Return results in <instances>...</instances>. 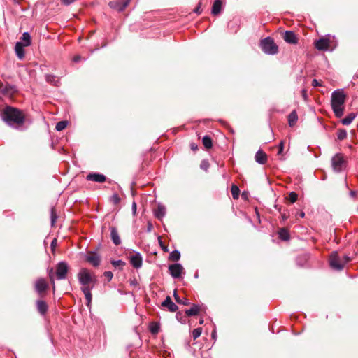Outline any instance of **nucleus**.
<instances>
[{"label": "nucleus", "instance_id": "nucleus-1", "mask_svg": "<svg viewBox=\"0 0 358 358\" xmlns=\"http://www.w3.org/2000/svg\"><path fill=\"white\" fill-rule=\"evenodd\" d=\"M78 280L82 285L81 290L87 300L86 305L89 307L92 300L91 291L97 282L96 276L87 268H83L78 273Z\"/></svg>", "mask_w": 358, "mask_h": 358}, {"label": "nucleus", "instance_id": "nucleus-2", "mask_svg": "<svg viewBox=\"0 0 358 358\" xmlns=\"http://www.w3.org/2000/svg\"><path fill=\"white\" fill-rule=\"evenodd\" d=\"M1 117L7 124L15 129L20 128L25 121L22 111L11 106H6L3 109Z\"/></svg>", "mask_w": 358, "mask_h": 358}, {"label": "nucleus", "instance_id": "nucleus-3", "mask_svg": "<svg viewBox=\"0 0 358 358\" xmlns=\"http://www.w3.org/2000/svg\"><path fill=\"white\" fill-rule=\"evenodd\" d=\"M345 97L344 92L341 90H336L331 94V108L336 117H341L343 115Z\"/></svg>", "mask_w": 358, "mask_h": 358}, {"label": "nucleus", "instance_id": "nucleus-4", "mask_svg": "<svg viewBox=\"0 0 358 358\" xmlns=\"http://www.w3.org/2000/svg\"><path fill=\"white\" fill-rule=\"evenodd\" d=\"M334 41V36H327L315 41V47L322 51L333 50L336 45Z\"/></svg>", "mask_w": 358, "mask_h": 358}, {"label": "nucleus", "instance_id": "nucleus-5", "mask_svg": "<svg viewBox=\"0 0 358 358\" xmlns=\"http://www.w3.org/2000/svg\"><path fill=\"white\" fill-rule=\"evenodd\" d=\"M260 46L262 51L267 55H275L278 52V47L275 43L274 41L267 37L261 41Z\"/></svg>", "mask_w": 358, "mask_h": 358}, {"label": "nucleus", "instance_id": "nucleus-6", "mask_svg": "<svg viewBox=\"0 0 358 358\" xmlns=\"http://www.w3.org/2000/svg\"><path fill=\"white\" fill-rule=\"evenodd\" d=\"M329 264L332 268L338 271H341L344 268L341 257L337 252H334L330 255Z\"/></svg>", "mask_w": 358, "mask_h": 358}, {"label": "nucleus", "instance_id": "nucleus-7", "mask_svg": "<svg viewBox=\"0 0 358 358\" xmlns=\"http://www.w3.org/2000/svg\"><path fill=\"white\" fill-rule=\"evenodd\" d=\"M69 266L65 262H60L56 266L55 275L57 280H64L66 277Z\"/></svg>", "mask_w": 358, "mask_h": 358}, {"label": "nucleus", "instance_id": "nucleus-8", "mask_svg": "<svg viewBox=\"0 0 358 358\" xmlns=\"http://www.w3.org/2000/svg\"><path fill=\"white\" fill-rule=\"evenodd\" d=\"M345 164L343 156L338 153L335 155L331 159V166L334 171L341 172Z\"/></svg>", "mask_w": 358, "mask_h": 358}, {"label": "nucleus", "instance_id": "nucleus-9", "mask_svg": "<svg viewBox=\"0 0 358 358\" xmlns=\"http://www.w3.org/2000/svg\"><path fill=\"white\" fill-rule=\"evenodd\" d=\"M169 271L170 275L173 278H179L181 277L182 273L184 271V268L180 264L176 263V264L169 265Z\"/></svg>", "mask_w": 358, "mask_h": 358}, {"label": "nucleus", "instance_id": "nucleus-10", "mask_svg": "<svg viewBox=\"0 0 358 358\" xmlns=\"http://www.w3.org/2000/svg\"><path fill=\"white\" fill-rule=\"evenodd\" d=\"M131 0H115L109 3V6L117 11H122L129 5Z\"/></svg>", "mask_w": 358, "mask_h": 358}, {"label": "nucleus", "instance_id": "nucleus-11", "mask_svg": "<svg viewBox=\"0 0 358 358\" xmlns=\"http://www.w3.org/2000/svg\"><path fill=\"white\" fill-rule=\"evenodd\" d=\"M48 287V285L47 282L43 278H39L36 280L34 285V288L36 292L38 293V295L41 296H43L44 292L46 291V289Z\"/></svg>", "mask_w": 358, "mask_h": 358}, {"label": "nucleus", "instance_id": "nucleus-12", "mask_svg": "<svg viewBox=\"0 0 358 358\" xmlns=\"http://www.w3.org/2000/svg\"><path fill=\"white\" fill-rule=\"evenodd\" d=\"M85 259L87 262L91 264L94 266H98L100 264L101 259L99 255L95 252H90L86 257Z\"/></svg>", "mask_w": 358, "mask_h": 358}, {"label": "nucleus", "instance_id": "nucleus-13", "mask_svg": "<svg viewBox=\"0 0 358 358\" xmlns=\"http://www.w3.org/2000/svg\"><path fill=\"white\" fill-rule=\"evenodd\" d=\"M86 179L89 181H94L101 183L106 180V177L101 173H93L88 174Z\"/></svg>", "mask_w": 358, "mask_h": 358}, {"label": "nucleus", "instance_id": "nucleus-14", "mask_svg": "<svg viewBox=\"0 0 358 358\" xmlns=\"http://www.w3.org/2000/svg\"><path fill=\"white\" fill-rule=\"evenodd\" d=\"M283 39L290 44H296L298 43L296 35L292 31H286L284 34Z\"/></svg>", "mask_w": 358, "mask_h": 358}, {"label": "nucleus", "instance_id": "nucleus-15", "mask_svg": "<svg viewBox=\"0 0 358 358\" xmlns=\"http://www.w3.org/2000/svg\"><path fill=\"white\" fill-rule=\"evenodd\" d=\"M162 306L166 308L171 312H176L178 310V306L174 303L169 296H167L166 299L162 303Z\"/></svg>", "mask_w": 358, "mask_h": 358}, {"label": "nucleus", "instance_id": "nucleus-16", "mask_svg": "<svg viewBox=\"0 0 358 358\" xmlns=\"http://www.w3.org/2000/svg\"><path fill=\"white\" fill-rule=\"evenodd\" d=\"M130 263L136 268L141 267L142 257L140 253L136 252L134 255H131L130 257Z\"/></svg>", "mask_w": 358, "mask_h": 358}, {"label": "nucleus", "instance_id": "nucleus-17", "mask_svg": "<svg viewBox=\"0 0 358 358\" xmlns=\"http://www.w3.org/2000/svg\"><path fill=\"white\" fill-rule=\"evenodd\" d=\"M255 161L259 164H265L267 162V155L262 150H259L255 154Z\"/></svg>", "mask_w": 358, "mask_h": 358}, {"label": "nucleus", "instance_id": "nucleus-18", "mask_svg": "<svg viewBox=\"0 0 358 358\" xmlns=\"http://www.w3.org/2000/svg\"><path fill=\"white\" fill-rule=\"evenodd\" d=\"M110 237L115 245H118L121 243L120 238L115 227H110Z\"/></svg>", "mask_w": 358, "mask_h": 358}, {"label": "nucleus", "instance_id": "nucleus-19", "mask_svg": "<svg viewBox=\"0 0 358 358\" xmlns=\"http://www.w3.org/2000/svg\"><path fill=\"white\" fill-rule=\"evenodd\" d=\"M155 216L159 219L162 220L166 215V208L163 205H158L157 208L154 211Z\"/></svg>", "mask_w": 358, "mask_h": 358}, {"label": "nucleus", "instance_id": "nucleus-20", "mask_svg": "<svg viewBox=\"0 0 358 358\" xmlns=\"http://www.w3.org/2000/svg\"><path fill=\"white\" fill-rule=\"evenodd\" d=\"M25 45L22 42H17L15 47V51L17 56L22 59L24 57V47Z\"/></svg>", "mask_w": 358, "mask_h": 358}, {"label": "nucleus", "instance_id": "nucleus-21", "mask_svg": "<svg viewBox=\"0 0 358 358\" xmlns=\"http://www.w3.org/2000/svg\"><path fill=\"white\" fill-rule=\"evenodd\" d=\"M36 307H37L38 311L41 315H45L48 310L47 303L44 301H42V300H38L36 301Z\"/></svg>", "mask_w": 358, "mask_h": 358}, {"label": "nucleus", "instance_id": "nucleus-22", "mask_svg": "<svg viewBox=\"0 0 358 358\" xmlns=\"http://www.w3.org/2000/svg\"><path fill=\"white\" fill-rule=\"evenodd\" d=\"M222 9L221 0H215L213 4L211 13L213 15H216L219 14Z\"/></svg>", "mask_w": 358, "mask_h": 358}, {"label": "nucleus", "instance_id": "nucleus-23", "mask_svg": "<svg viewBox=\"0 0 358 358\" xmlns=\"http://www.w3.org/2000/svg\"><path fill=\"white\" fill-rule=\"evenodd\" d=\"M298 120V115L296 112V110H293L289 115H288V122L289 125L290 127H294L296 122Z\"/></svg>", "mask_w": 358, "mask_h": 358}, {"label": "nucleus", "instance_id": "nucleus-24", "mask_svg": "<svg viewBox=\"0 0 358 358\" xmlns=\"http://www.w3.org/2000/svg\"><path fill=\"white\" fill-rule=\"evenodd\" d=\"M355 117L356 115L355 113H350L341 120V122L344 125H349L352 123V122L355 120Z\"/></svg>", "mask_w": 358, "mask_h": 358}, {"label": "nucleus", "instance_id": "nucleus-25", "mask_svg": "<svg viewBox=\"0 0 358 358\" xmlns=\"http://www.w3.org/2000/svg\"><path fill=\"white\" fill-rule=\"evenodd\" d=\"M199 307L194 304L189 309L185 310V313L188 316L196 315L199 313Z\"/></svg>", "mask_w": 358, "mask_h": 358}, {"label": "nucleus", "instance_id": "nucleus-26", "mask_svg": "<svg viewBox=\"0 0 358 358\" xmlns=\"http://www.w3.org/2000/svg\"><path fill=\"white\" fill-rule=\"evenodd\" d=\"M278 235H279V238L281 240L287 241L289 239V231L285 228H282L280 229V231L278 232Z\"/></svg>", "mask_w": 358, "mask_h": 358}, {"label": "nucleus", "instance_id": "nucleus-27", "mask_svg": "<svg viewBox=\"0 0 358 358\" xmlns=\"http://www.w3.org/2000/svg\"><path fill=\"white\" fill-rule=\"evenodd\" d=\"M202 143L207 149L211 148L213 146L212 139L209 136H204L202 139Z\"/></svg>", "mask_w": 358, "mask_h": 358}, {"label": "nucleus", "instance_id": "nucleus-28", "mask_svg": "<svg viewBox=\"0 0 358 358\" xmlns=\"http://www.w3.org/2000/svg\"><path fill=\"white\" fill-rule=\"evenodd\" d=\"M173 296H174V299L176 301V302L178 303L183 304V305L189 304V302L186 298L181 299V297L178 296L176 290H174V292H173Z\"/></svg>", "mask_w": 358, "mask_h": 358}, {"label": "nucleus", "instance_id": "nucleus-29", "mask_svg": "<svg viewBox=\"0 0 358 358\" xmlns=\"http://www.w3.org/2000/svg\"><path fill=\"white\" fill-rule=\"evenodd\" d=\"M21 39L24 41V45L25 46H29L31 44V36L28 32H24L22 34V36Z\"/></svg>", "mask_w": 358, "mask_h": 358}, {"label": "nucleus", "instance_id": "nucleus-30", "mask_svg": "<svg viewBox=\"0 0 358 358\" xmlns=\"http://www.w3.org/2000/svg\"><path fill=\"white\" fill-rule=\"evenodd\" d=\"M45 80L48 83L53 85H57V83L58 82L57 78L55 76L50 74H47L45 76Z\"/></svg>", "mask_w": 358, "mask_h": 358}, {"label": "nucleus", "instance_id": "nucleus-31", "mask_svg": "<svg viewBox=\"0 0 358 358\" xmlns=\"http://www.w3.org/2000/svg\"><path fill=\"white\" fill-rule=\"evenodd\" d=\"M231 192L232 196L234 199H237L238 198L240 190H239V188L236 185H233L231 186Z\"/></svg>", "mask_w": 358, "mask_h": 358}, {"label": "nucleus", "instance_id": "nucleus-32", "mask_svg": "<svg viewBox=\"0 0 358 358\" xmlns=\"http://www.w3.org/2000/svg\"><path fill=\"white\" fill-rule=\"evenodd\" d=\"M68 122L66 121H60L57 123L55 129L58 131H62L67 127Z\"/></svg>", "mask_w": 358, "mask_h": 358}, {"label": "nucleus", "instance_id": "nucleus-33", "mask_svg": "<svg viewBox=\"0 0 358 358\" xmlns=\"http://www.w3.org/2000/svg\"><path fill=\"white\" fill-rule=\"evenodd\" d=\"M180 253L178 250L172 251L169 255L170 259H171L173 261H178L180 259Z\"/></svg>", "mask_w": 358, "mask_h": 358}, {"label": "nucleus", "instance_id": "nucleus-34", "mask_svg": "<svg viewBox=\"0 0 358 358\" xmlns=\"http://www.w3.org/2000/svg\"><path fill=\"white\" fill-rule=\"evenodd\" d=\"M347 137V132L345 129H339L337 132V138L338 140L342 141Z\"/></svg>", "mask_w": 358, "mask_h": 358}, {"label": "nucleus", "instance_id": "nucleus-35", "mask_svg": "<svg viewBox=\"0 0 358 358\" xmlns=\"http://www.w3.org/2000/svg\"><path fill=\"white\" fill-rule=\"evenodd\" d=\"M150 331L152 334H157L159 331V326L157 323H152L150 326Z\"/></svg>", "mask_w": 358, "mask_h": 358}, {"label": "nucleus", "instance_id": "nucleus-36", "mask_svg": "<svg viewBox=\"0 0 358 358\" xmlns=\"http://www.w3.org/2000/svg\"><path fill=\"white\" fill-rule=\"evenodd\" d=\"M201 333H202V328L199 327V328L194 329L192 331L193 338L196 339L197 338H199L201 336Z\"/></svg>", "mask_w": 358, "mask_h": 358}, {"label": "nucleus", "instance_id": "nucleus-37", "mask_svg": "<svg viewBox=\"0 0 358 358\" xmlns=\"http://www.w3.org/2000/svg\"><path fill=\"white\" fill-rule=\"evenodd\" d=\"M297 198H298V195L294 192H292L289 193L288 199L291 203H293L296 202L297 200Z\"/></svg>", "mask_w": 358, "mask_h": 358}, {"label": "nucleus", "instance_id": "nucleus-38", "mask_svg": "<svg viewBox=\"0 0 358 358\" xmlns=\"http://www.w3.org/2000/svg\"><path fill=\"white\" fill-rule=\"evenodd\" d=\"M112 264L114 267H122L125 265V263L122 260H113Z\"/></svg>", "mask_w": 358, "mask_h": 358}, {"label": "nucleus", "instance_id": "nucleus-39", "mask_svg": "<svg viewBox=\"0 0 358 358\" xmlns=\"http://www.w3.org/2000/svg\"><path fill=\"white\" fill-rule=\"evenodd\" d=\"M110 201H111L114 204H117V203L120 201V198L119 197V196H118L117 194H114L110 197Z\"/></svg>", "mask_w": 358, "mask_h": 358}, {"label": "nucleus", "instance_id": "nucleus-40", "mask_svg": "<svg viewBox=\"0 0 358 358\" xmlns=\"http://www.w3.org/2000/svg\"><path fill=\"white\" fill-rule=\"evenodd\" d=\"M57 219V215L55 213V210L53 208H52L51 210V222H52V225L54 224L55 220Z\"/></svg>", "mask_w": 358, "mask_h": 358}, {"label": "nucleus", "instance_id": "nucleus-41", "mask_svg": "<svg viewBox=\"0 0 358 358\" xmlns=\"http://www.w3.org/2000/svg\"><path fill=\"white\" fill-rule=\"evenodd\" d=\"M283 150H284V141H280V144H279V148H278V154L279 155H282V152H283Z\"/></svg>", "mask_w": 358, "mask_h": 358}, {"label": "nucleus", "instance_id": "nucleus-42", "mask_svg": "<svg viewBox=\"0 0 358 358\" xmlns=\"http://www.w3.org/2000/svg\"><path fill=\"white\" fill-rule=\"evenodd\" d=\"M104 276L108 278V280L110 281L112 280L113 277V274L111 271H105L104 272Z\"/></svg>", "mask_w": 358, "mask_h": 358}, {"label": "nucleus", "instance_id": "nucleus-43", "mask_svg": "<svg viewBox=\"0 0 358 358\" xmlns=\"http://www.w3.org/2000/svg\"><path fill=\"white\" fill-rule=\"evenodd\" d=\"M49 277H50V279L51 280V282L52 284V286H53V289H55V282H54V273L52 272V268H51L49 271Z\"/></svg>", "mask_w": 358, "mask_h": 358}, {"label": "nucleus", "instance_id": "nucleus-44", "mask_svg": "<svg viewBox=\"0 0 358 358\" xmlns=\"http://www.w3.org/2000/svg\"><path fill=\"white\" fill-rule=\"evenodd\" d=\"M208 166H209L208 163L206 161H202V162L200 165L201 169L206 170V171L208 169Z\"/></svg>", "mask_w": 358, "mask_h": 358}, {"label": "nucleus", "instance_id": "nucleus-45", "mask_svg": "<svg viewBox=\"0 0 358 358\" xmlns=\"http://www.w3.org/2000/svg\"><path fill=\"white\" fill-rule=\"evenodd\" d=\"M76 0H60V2L66 6L70 5L75 2Z\"/></svg>", "mask_w": 358, "mask_h": 358}, {"label": "nucleus", "instance_id": "nucleus-46", "mask_svg": "<svg viewBox=\"0 0 358 358\" xmlns=\"http://www.w3.org/2000/svg\"><path fill=\"white\" fill-rule=\"evenodd\" d=\"M341 260L343 261V266H345V264H346L348 262H350V258L348 256V255H343L342 257H341Z\"/></svg>", "mask_w": 358, "mask_h": 358}, {"label": "nucleus", "instance_id": "nucleus-47", "mask_svg": "<svg viewBox=\"0 0 358 358\" xmlns=\"http://www.w3.org/2000/svg\"><path fill=\"white\" fill-rule=\"evenodd\" d=\"M312 85L314 87L321 86L322 83L320 81L317 80V79H313L312 81Z\"/></svg>", "mask_w": 358, "mask_h": 358}, {"label": "nucleus", "instance_id": "nucleus-48", "mask_svg": "<svg viewBox=\"0 0 358 358\" xmlns=\"http://www.w3.org/2000/svg\"><path fill=\"white\" fill-rule=\"evenodd\" d=\"M301 94H302V96L303 97V99L306 100L307 99V91L306 90L303 89L302 91H301Z\"/></svg>", "mask_w": 358, "mask_h": 358}, {"label": "nucleus", "instance_id": "nucleus-49", "mask_svg": "<svg viewBox=\"0 0 358 358\" xmlns=\"http://www.w3.org/2000/svg\"><path fill=\"white\" fill-rule=\"evenodd\" d=\"M81 59V57L79 55H76L73 57V60L74 62H78Z\"/></svg>", "mask_w": 358, "mask_h": 358}, {"label": "nucleus", "instance_id": "nucleus-50", "mask_svg": "<svg viewBox=\"0 0 358 358\" xmlns=\"http://www.w3.org/2000/svg\"><path fill=\"white\" fill-rule=\"evenodd\" d=\"M132 210H133L134 213H135L136 211V204L135 202H134L132 204Z\"/></svg>", "mask_w": 358, "mask_h": 358}, {"label": "nucleus", "instance_id": "nucleus-51", "mask_svg": "<svg viewBox=\"0 0 358 358\" xmlns=\"http://www.w3.org/2000/svg\"><path fill=\"white\" fill-rule=\"evenodd\" d=\"M194 12L197 14H199L201 13V11H200V6H197L195 9H194Z\"/></svg>", "mask_w": 358, "mask_h": 358}, {"label": "nucleus", "instance_id": "nucleus-52", "mask_svg": "<svg viewBox=\"0 0 358 358\" xmlns=\"http://www.w3.org/2000/svg\"><path fill=\"white\" fill-rule=\"evenodd\" d=\"M56 244H57V240L55 238V239L52 240V241L51 243V247L54 248Z\"/></svg>", "mask_w": 358, "mask_h": 358}, {"label": "nucleus", "instance_id": "nucleus-53", "mask_svg": "<svg viewBox=\"0 0 358 358\" xmlns=\"http://www.w3.org/2000/svg\"><path fill=\"white\" fill-rule=\"evenodd\" d=\"M356 192L355 191H350V195L352 196V197H355L356 196Z\"/></svg>", "mask_w": 358, "mask_h": 358}, {"label": "nucleus", "instance_id": "nucleus-54", "mask_svg": "<svg viewBox=\"0 0 358 358\" xmlns=\"http://www.w3.org/2000/svg\"><path fill=\"white\" fill-rule=\"evenodd\" d=\"M300 217H303L305 216V213L303 212H301L300 214H299Z\"/></svg>", "mask_w": 358, "mask_h": 358}, {"label": "nucleus", "instance_id": "nucleus-55", "mask_svg": "<svg viewBox=\"0 0 358 358\" xmlns=\"http://www.w3.org/2000/svg\"><path fill=\"white\" fill-rule=\"evenodd\" d=\"M282 217L283 220H285L287 218V217L285 215V214L282 215Z\"/></svg>", "mask_w": 358, "mask_h": 358}, {"label": "nucleus", "instance_id": "nucleus-56", "mask_svg": "<svg viewBox=\"0 0 358 358\" xmlns=\"http://www.w3.org/2000/svg\"><path fill=\"white\" fill-rule=\"evenodd\" d=\"M182 314L180 313H178L176 314V318L178 319L179 318V316L181 315Z\"/></svg>", "mask_w": 358, "mask_h": 358}, {"label": "nucleus", "instance_id": "nucleus-57", "mask_svg": "<svg viewBox=\"0 0 358 358\" xmlns=\"http://www.w3.org/2000/svg\"><path fill=\"white\" fill-rule=\"evenodd\" d=\"M203 320H200L199 323L201 324H203Z\"/></svg>", "mask_w": 358, "mask_h": 358}, {"label": "nucleus", "instance_id": "nucleus-58", "mask_svg": "<svg viewBox=\"0 0 358 358\" xmlns=\"http://www.w3.org/2000/svg\"><path fill=\"white\" fill-rule=\"evenodd\" d=\"M213 337L214 338L215 336V334H213Z\"/></svg>", "mask_w": 358, "mask_h": 358}, {"label": "nucleus", "instance_id": "nucleus-59", "mask_svg": "<svg viewBox=\"0 0 358 358\" xmlns=\"http://www.w3.org/2000/svg\"><path fill=\"white\" fill-rule=\"evenodd\" d=\"M357 210H358V207H357Z\"/></svg>", "mask_w": 358, "mask_h": 358}]
</instances>
